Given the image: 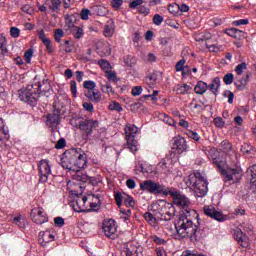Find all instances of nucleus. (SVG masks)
<instances>
[{
	"label": "nucleus",
	"instance_id": "f257e3e1",
	"mask_svg": "<svg viewBox=\"0 0 256 256\" xmlns=\"http://www.w3.org/2000/svg\"><path fill=\"white\" fill-rule=\"evenodd\" d=\"M168 195L173 199L174 205L183 208V215L179 217L177 223H175L176 234L175 239H185L189 237L190 239H197V231H199V225L193 223L189 218L191 211L194 213L195 210L189 208L191 201L187 196L181 194V192L175 190L174 188H169ZM185 215V216H184Z\"/></svg>",
	"mask_w": 256,
	"mask_h": 256
},
{
	"label": "nucleus",
	"instance_id": "f03ea898",
	"mask_svg": "<svg viewBox=\"0 0 256 256\" xmlns=\"http://www.w3.org/2000/svg\"><path fill=\"white\" fill-rule=\"evenodd\" d=\"M50 89L51 84L49 83V80L44 79L41 82L35 78L32 84L18 90V98L20 101H23V103H27V105L35 107V105H37V101H39V95H41V93H48Z\"/></svg>",
	"mask_w": 256,
	"mask_h": 256
},
{
	"label": "nucleus",
	"instance_id": "7ed1b4c3",
	"mask_svg": "<svg viewBox=\"0 0 256 256\" xmlns=\"http://www.w3.org/2000/svg\"><path fill=\"white\" fill-rule=\"evenodd\" d=\"M219 152L216 150H210V155L212 157L213 164L216 165L218 170L220 171L221 175L224 177V181H228L229 183H237L241 181V171L237 169L232 168H225L227 165L225 164V161L218 157L217 155Z\"/></svg>",
	"mask_w": 256,
	"mask_h": 256
},
{
	"label": "nucleus",
	"instance_id": "20e7f679",
	"mask_svg": "<svg viewBox=\"0 0 256 256\" xmlns=\"http://www.w3.org/2000/svg\"><path fill=\"white\" fill-rule=\"evenodd\" d=\"M186 185L194 191L196 197H205L207 191H209L207 187L209 183L205 177H203L201 172H195L194 174L189 175L186 180Z\"/></svg>",
	"mask_w": 256,
	"mask_h": 256
},
{
	"label": "nucleus",
	"instance_id": "39448f33",
	"mask_svg": "<svg viewBox=\"0 0 256 256\" xmlns=\"http://www.w3.org/2000/svg\"><path fill=\"white\" fill-rule=\"evenodd\" d=\"M70 123L73 127H77V129H80L86 139H89V137L93 135V131L99 129V121L93 119L80 120L77 118H73Z\"/></svg>",
	"mask_w": 256,
	"mask_h": 256
},
{
	"label": "nucleus",
	"instance_id": "423d86ee",
	"mask_svg": "<svg viewBox=\"0 0 256 256\" xmlns=\"http://www.w3.org/2000/svg\"><path fill=\"white\" fill-rule=\"evenodd\" d=\"M125 131V139L127 143V147L131 153H137L139 151V143L135 139L137 133L139 132V128L135 126V124H126L124 129Z\"/></svg>",
	"mask_w": 256,
	"mask_h": 256
},
{
	"label": "nucleus",
	"instance_id": "0eeeda50",
	"mask_svg": "<svg viewBox=\"0 0 256 256\" xmlns=\"http://www.w3.org/2000/svg\"><path fill=\"white\" fill-rule=\"evenodd\" d=\"M141 191H147V193H151L152 195H169V189L164 185L159 184L153 180H145L140 183Z\"/></svg>",
	"mask_w": 256,
	"mask_h": 256
},
{
	"label": "nucleus",
	"instance_id": "6e6552de",
	"mask_svg": "<svg viewBox=\"0 0 256 256\" xmlns=\"http://www.w3.org/2000/svg\"><path fill=\"white\" fill-rule=\"evenodd\" d=\"M154 207L158 211L160 221H171L175 217V206L171 203L160 201Z\"/></svg>",
	"mask_w": 256,
	"mask_h": 256
},
{
	"label": "nucleus",
	"instance_id": "1a4fd4ad",
	"mask_svg": "<svg viewBox=\"0 0 256 256\" xmlns=\"http://www.w3.org/2000/svg\"><path fill=\"white\" fill-rule=\"evenodd\" d=\"M72 157L74 161V171H79V169H85L87 167V154L81 151V149H72Z\"/></svg>",
	"mask_w": 256,
	"mask_h": 256
},
{
	"label": "nucleus",
	"instance_id": "9d476101",
	"mask_svg": "<svg viewBox=\"0 0 256 256\" xmlns=\"http://www.w3.org/2000/svg\"><path fill=\"white\" fill-rule=\"evenodd\" d=\"M30 217L33 223L36 225H43V223H47L49 221V217H47V212L42 207L34 208L30 212Z\"/></svg>",
	"mask_w": 256,
	"mask_h": 256
},
{
	"label": "nucleus",
	"instance_id": "9b49d317",
	"mask_svg": "<svg viewBox=\"0 0 256 256\" xmlns=\"http://www.w3.org/2000/svg\"><path fill=\"white\" fill-rule=\"evenodd\" d=\"M104 235L109 239H117V223L113 219L104 220L102 224Z\"/></svg>",
	"mask_w": 256,
	"mask_h": 256
},
{
	"label": "nucleus",
	"instance_id": "f8f14e48",
	"mask_svg": "<svg viewBox=\"0 0 256 256\" xmlns=\"http://www.w3.org/2000/svg\"><path fill=\"white\" fill-rule=\"evenodd\" d=\"M38 173L40 175L39 182L47 183L49 175H51V165L48 160H41L38 165Z\"/></svg>",
	"mask_w": 256,
	"mask_h": 256
},
{
	"label": "nucleus",
	"instance_id": "ddd939ff",
	"mask_svg": "<svg viewBox=\"0 0 256 256\" xmlns=\"http://www.w3.org/2000/svg\"><path fill=\"white\" fill-rule=\"evenodd\" d=\"M204 214L214 221H218L219 223H225L227 220V215L223 214L221 211H217L213 206H205L204 207Z\"/></svg>",
	"mask_w": 256,
	"mask_h": 256
},
{
	"label": "nucleus",
	"instance_id": "4468645a",
	"mask_svg": "<svg viewBox=\"0 0 256 256\" xmlns=\"http://www.w3.org/2000/svg\"><path fill=\"white\" fill-rule=\"evenodd\" d=\"M172 151L178 155L185 153V151H187V140L182 136H175L172 139Z\"/></svg>",
	"mask_w": 256,
	"mask_h": 256
},
{
	"label": "nucleus",
	"instance_id": "2eb2a0df",
	"mask_svg": "<svg viewBox=\"0 0 256 256\" xmlns=\"http://www.w3.org/2000/svg\"><path fill=\"white\" fill-rule=\"evenodd\" d=\"M61 165L63 169L68 171H75V164L73 160V151H67L64 153V157L61 159Z\"/></svg>",
	"mask_w": 256,
	"mask_h": 256
},
{
	"label": "nucleus",
	"instance_id": "dca6fc26",
	"mask_svg": "<svg viewBox=\"0 0 256 256\" xmlns=\"http://www.w3.org/2000/svg\"><path fill=\"white\" fill-rule=\"evenodd\" d=\"M61 123V111L55 109L52 113L48 114L46 117L47 127H57Z\"/></svg>",
	"mask_w": 256,
	"mask_h": 256
},
{
	"label": "nucleus",
	"instance_id": "f3484780",
	"mask_svg": "<svg viewBox=\"0 0 256 256\" xmlns=\"http://www.w3.org/2000/svg\"><path fill=\"white\" fill-rule=\"evenodd\" d=\"M143 217L145 221L150 224L151 227H157L159 221H161V219H159L160 216L157 208L153 209L152 212H145L143 214Z\"/></svg>",
	"mask_w": 256,
	"mask_h": 256
},
{
	"label": "nucleus",
	"instance_id": "a211bd4d",
	"mask_svg": "<svg viewBox=\"0 0 256 256\" xmlns=\"http://www.w3.org/2000/svg\"><path fill=\"white\" fill-rule=\"evenodd\" d=\"M234 239L241 245L244 249H247L249 247V237H247V234L243 233L241 229H236L234 231Z\"/></svg>",
	"mask_w": 256,
	"mask_h": 256
},
{
	"label": "nucleus",
	"instance_id": "6ab92c4d",
	"mask_svg": "<svg viewBox=\"0 0 256 256\" xmlns=\"http://www.w3.org/2000/svg\"><path fill=\"white\" fill-rule=\"evenodd\" d=\"M87 201H89L87 196L79 197L73 205L74 211L76 213H83L87 211Z\"/></svg>",
	"mask_w": 256,
	"mask_h": 256
},
{
	"label": "nucleus",
	"instance_id": "aec40b11",
	"mask_svg": "<svg viewBox=\"0 0 256 256\" xmlns=\"http://www.w3.org/2000/svg\"><path fill=\"white\" fill-rule=\"evenodd\" d=\"M84 95L92 103H100L101 102V92L98 89L85 91Z\"/></svg>",
	"mask_w": 256,
	"mask_h": 256
},
{
	"label": "nucleus",
	"instance_id": "412c9836",
	"mask_svg": "<svg viewBox=\"0 0 256 256\" xmlns=\"http://www.w3.org/2000/svg\"><path fill=\"white\" fill-rule=\"evenodd\" d=\"M39 39L42 41L43 45L46 47L48 53H53V46L51 45V39L45 37V30L41 29L37 31Z\"/></svg>",
	"mask_w": 256,
	"mask_h": 256
},
{
	"label": "nucleus",
	"instance_id": "4be33fe9",
	"mask_svg": "<svg viewBox=\"0 0 256 256\" xmlns=\"http://www.w3.org/2000/svg\"><path fill=\"white\" fill-rule=\"evenodd\" d=\"M55 241V236L50 231L40 232L39 233V243L43 246L47 243Z\"/></svg>",
	"mask_w": 256,
	"mask_h": 256
},
{
	"label": "nucleus",
	"instance_id": "5701e85b",
	"mask_svg": "<svg viewBox=\"0 0 256 256\" xmlns=\"http://www.w3.org/2000/svg\"><path fill=\"white\" fill-rule=\"evenodd\" d=\"M221 88V78L215 77L212 82L208 85L209 91L217 97L219 95V89Z\"/></svg>",
	"mask_w": 256,
	"mask_h": 256
},
{
	"label": "nucleus",
	"instance_id": "b1692460",
	"mask_svg": "<svg viewBox=\"0 0 256 256\" xmlns=\"http://www.w3.org/2000/svg\"><path fill=\"white\" fill-rule=\"evenodd\" d=\"M97 52L100 57H108V55H111V46L108 42L101 43V45L97 47Z\"/></svg>",
	"mask_w": 256,
	"mask_h": 256
},
{
	"label": "nucleus",
	"instance_id": "393cba45",
	"mask_svg": "<svg viewBox=\"0 0 256 256\" xmlns=\"http://www.w3.org/2000/svg\"><path fill=\"white\" fill-rule=\"evenodd\" d=\"M249 77H251V73H247L245 78L236 80L234 82L238 91H243L247 87V83H249Z\"/></svg>",
	"mask_w": 256,
	"mask_h": 256
},
{
	"label": "nucleus",
	"instance_id": "a878e982",
	"mask_svg": "<svg viewBox=\"0 0 256 256\" xmlns=\"http://www.w3.org/2000/svg\"><path fill=\"white\" fill-rule=\"evenodd\" d=\"M226 34L229 35V37H233L234 39H243V37H245V32L237 28L227 29Z\"/></svg>",
	"mask_w": 256,
	"mask_h": 256
},
{
	"label": "nucleus",
	"instance_id": "bb28decb",
	"mask_svg": "<svg viewBox=\"0 0 256 256\" xmlns=\"http://www.w3.org/2000/svg\"><path fill=\"white\" fill-rule=\"evenodd\" d=\"M0 133L2 136H0V141L2 139H5L6 141H9L10 135H9V128L5 125V122L3 121V118L0 117Z\"/></svg>",
	"mask_w": 256,
	"mask_h": 256
},
{
	"label": "nucleus",
	"instance_id": "cd10ccee",
	"mask_svg": "<svg viewBox=\"0 0 256 256\" xmlns=\"http://www.w3.org/2000/svg\"><path fill=\"white\" fill-rule=\"evenodd\" d=\"M137 251V245L133 244V242L127 243L123 248V253H125L126 256H133L137 254Z\"/></svg>",
	"mask_w": 256,
	"mask_h": 256
},
{
	"label": "nucleus",
	"instance_id": "c85d7f7f",
	"mask_svg": "<svg viewBox=\"0 0 256 256\" xmlns=\"http://www.w3.org/2000/svg\"><path fill=\"white\" fill-rule=\"evenodd\" d=\"M208 85L204 81H198L196 86L194 87V91L197 95H203L207 92Z\"/></svg>",
	"mask_w": 256,
	"mask_h": 256
},
{
	"label": "nucleus",
	"instance_id": "c756f323",
	"mask_svg": "<svg viewBox=\"0 0 256 256\" xmlns=\"http://www.w3.org/2000/svg\"><path fill=\"white\" fill-rule=\"evenodd\" d=\"M81 61H83V63H92V61H95V56H93V50H91V48L87 49L86 54L82 55Z\"/></svg>",
	"mask_w": 256,
	"mask_h": 256
},
{
	"label": "nucleus",
	"instance_id": "7c9ffc66",
	"mask_svg": "<svg viewBox=\"0 0 256 256\" xmlns=\"http://www.w3.org/2000/svg\"><path fill=\"white\" fill-rule=\"evenodd\" d=\"M250 173L252 177L250 180L251 189L256 191V164L250 167Z\"/></svg>",
	"mask_w": 256,
	"mask_h": 256
},
{
	"label": "nucleus",
	"instance_id": "2f4dec72",
	"mask_svg": "<svg viewBox=\"0 0 256 256\" xmlns=\"http://www.w3.org/2000/svg\"><path fill=\"white\" fill-rule=\"evenodd\" d=\"M49 9L54 13H59L61 11V0H50Z\"/></svg>",
	"mask_w": 256,
	"mask_h": 256
},
{
	"label": "nucleus",
	"instance_id": "473e14b6",
	"mask_svg": "<svg viewBox=\"0 0 256 256\" xmlns=\"http://www.w3.org/2000/svg\"><path fill=\"white\" fill-rule=\"evenodd\" d=\"M70 32L72 33V35L75 39H81V37H83V35H85L83 28L77 27V26L71 28Z\"/></svg>",
	"mask_w": 256,
	"mask_h": 256
},
{
	"label": "nucleus",
	"instance_id": "72a5a7b5",
	"mask_svg": "<svg viewBox=\"0 0 256 256\" xmlns=\"http://www.w3.org/2000/svg\"><path fill=\"white\" fill-rule=\"evenodd\" d=\"M13 222L15 223V225L20 227V229H24V227L27 223V219L24 216L19 215V216L14 217Z\"/></svg>",
	"mask_w": 256,
	"mask_h": 256
},
{
	"label": "nucleus",
	"instance_id": "f704fd0d",
	"mask_svg": "<svg viewBox=\"0 0 256 256\" xmlns=\"http://www.w3.org/2000/svg\"><path fill=\"white\" fill-rule=\"evenodd\" d=\"M114 33H115V28L113 27V23H109L104 26V35L106 37H113Z\"/></svg>",
	"mask_w": 256,
	"mask_h": 256
},
{
	"label": "nucleus",
	"instance_id": "c9c22d12",
	"mask_svg": "<svg viewBox=\"0 0 256 256\" xmlns=\"http://www.w3.org/2000/svg\"><path fill=\"white\" fill-rule=\"evenodd\" d=\"M101 91L102 93H106L107 95H115V91L109 83L101 84Z\"/></svg>",
	"mask_w": 256,
	"mask_h": 256
},
{
	"label": "nucleus",
	"instance_id": "e433bc0d",
	"mask_svg": "<svg viewBox=\"0 0 256 256\" xmlns=\"http://www.w3.org/2000/svg\"><path fill=\"white\" fill-rule=\"evenodd\" d=\"M83 87L86 89V91H93L97 87V83H95L93 80H86L83 83Z\"/></svg>",
	"mask_w": 256,
	"mask_h": 256
},
{
	"label": "nucleus",
	"instance_id": "4c0bfd02",
	"mask_svg": "<svg viewBox=\"0 0 256 256\" xmlns=\"http://www.w3.org/2000/svg\"><path fill=\"white\" fill-rule=\"evenodd\" d=\"M189 91H191V86H189L187 84L178 86V88L176 89V92L178 95H185V94L189 93Z\"/></svg>",
	"mask_w": 256,
	"mask_h": 256
},
{
	"label": "nucleus",
	"instance_id": "58836bf2",
	"mask_svg": "<svg viewBox=\"0 0 256 256\" xmlns=\"http://www.w3.org/2000/svg\"><path fill=\"white\" fill-rule=\"evenodd\" d=\"M98 65L101 67L103 71H105V73H108V71L111 70V63H109V61L107 60H99Z\"/></svg>",
	"mask_w": 256,
	"mask_h": 256
},
{
	"label": "nucleus",
	"instance_id": "ea45409f",
	"mask_svg": "<svg viewBox=\"0 0 256 256\" xmlns=\"http://www.w3.org/2000/svg\"><path fill=\"white\" fill-rule=\"evenodd\" d=\"M206 47L210 53H219V51H221V46L217 44H211L209 41L206 43Z\"/></svg>",
	"mask_w": 256,
	"mask_h": 256
},
{
	"label": "nucleus",
	"instance_id": "a19ab883",
	"mask_svg": "<svg viewBox=\"0 0 256 256\" xmlns=\"http://www.w3.org/2000/svg\"><path fill=\"white\" fill-rule=\"evenodd\" d=\"M65 37V32H63L62 29H56L54 30V39L56 43H61V39Z\"/></svg>",
	"mask_w": 256,
	"mask_h": 256
},
{
	"label": "nucleus",
	"instance_id": "79ce46f5",
	"mask_svg": "<svg viewBox=\"0 0 256 256\" xmlns=\"http://www.w3.org/2000/svg\"><path fill=\"white\" fill-rule=\"evenodd\" d=\"M185 135L194 141H201V136L192 130H186Z\"/></svg>",
	"mask_w": 256,
	"mask_h": 256
},
{
	"label": "nucleus",
	"instance_id": "37998d69",
	"mask_svg": "<svg viewBox=\"0 0 256 256\" xmlns=\"http://www.w3.org/2000/svg\"><path fill=\"white\" fill-rule=\"evenodd\" d=\"M146 83L150 87L157 84V74H150L146 77Z\"/></svg>",
	"mask_w": 256,
	"mask_h": 256
},
{
	"label": "nucleus",
	"instance_id": "c03bdc74",
	"mask_svg": "<svg viewBox=\"0 0 256 256\" xmlns=\"http://www.w3.org/2000/svg\"><path fill=\"white\" fill-rule=\"evenodd\" d=\"M108 109L110 111H117L118 113H121V111H123V107H121V104L115 101L109 104Z\"/></svg>",
	"mask_w": 256,
	"mask_h": 256
},
{
	"label": "nucleus",
	"instance_id": "a18cd8bd",
	"mask_svg": "<svg viewBox=\"0 0 256 256\" xmlns=\"http://www.w3.org/2000/svg\"><path fill=\"white\" fill-rule=\"evenodd\" d=\"M106 77L109 81H112L113 83H118L119 81V78H117V73L111 70L106 72Z\"/></svg>",
	"mask_w": 256,
	"mask_h": 256
},
{
	"label": "nucleus",
	"instance_id": "49530a36",
	"mask_svg": "<svg viewBox=\"0 0 256 256\" xmlns=\"http://www.w3.org/2000/svg\"><path fill=\"white\" fill-rule=\"evenodd\" d=\"M247 70V63L242 62L235 68L236 75H243V71Z\"/></svg>",
	"mask_w": 256,
	"mask_h": 256
},
{
	"label": "nucleus",
	"instance_id": "de8ad7c7",
	"mask_svg": "<svg viewBox=\"0 0 256 256\" xmlns=\"http://www.w3.org/2000/svg\"><path fill=\"white\" fill-rule=\"evenodd\" d=\"M168 11L172 15H178L179 14V4L177 3H172L168 6Z\"/></svg>",
	"mask_w": 256,
	"mask_h": 256
},
{
	"label": "nucleus",
	"instance_id": "09e8293b",
	"mask_svg": "<svg viewBox=\"0 0 256 256\" xmlns=\"http://www.w3.org/2000/svg\"><path fill=\"white\" fill-rule=\"evenodd\" d=\"M234 80H235V76L233 75V73H227L223 77V81H224L225 85H231Z\"/></svg>",
	"mask_w": 256,
	"mask_h": 256
},
{
	"label": "nucleus",
	"instance_id": "8fccbe9b",
	"mask_svg": "<svg viewBox=\"0 0 256 256\" xmlns=\"http://www.w3.org/2000/svg\"><path fill=\"white\" fill-rule=\"evenodd\" d=\"M7 55V47L5 46V38H0V57Z\"/></svg>",
	"mask_w": 256,
	"mask_h": 256
},
{
	"label": "nucleus",
	"instance_id": "3c124183",
	"mask_svg": "<svg viewBox=\"0 0 256 256\" xmlns=\"http://www.w3.org/2000/svg\"><path fill=\"white\" fill-rule=\"evenodd\" d=\"M124 205H126V207H135V199L131 196H124Z\"/></svg>",
	"mask_w": 256,
	"mask_h": 256
},
{
	"label": "nucleus",
	"instance_id": "603ef678",
	"mask_svg": "<svg viewBox=\"0 0 256 256\" xmlns=\"http://www.w3.org/2000/svg\"><path fill=\"white\" fill-rule=\"evenodd\" d=\"M241 151L244 155H250L251 151H253V146H251V144L244 143L241 146Z\"/></svg>",
	"mask_w": 256,
	"mask_h": 256
},
{
	"label": "nucleus",
	"instance_id": "864d4df0",
	"mask_svg": "<svg viewBox=\"0 0 256 256\" xmlns=\"http://www.w3.org/2000/svg\"><path fill=\"white\" fill-rule=\"evenodd\" d=\"M162 120L164 123H166L167 125H170L171 127H175V125H177V122H175L173 118L169 117V115L167 114H164Z\"/></svg>",
	"mask_w": 256,
	"mask_h": 256
},
{
	"label": "nucleus",
	"instance_id": "5fc2aeb1",
	"mask_svg": "<svg viewBox=\"0 0 256 256\" xmlns=\"http://www.w3.org/2000/svg\"><path fill=\"white\" fill-rule=\"evenodd\" d=\"M114 199H115V201H116V205H117L118 207H121V205H123V201L125 200V196H123L122 193H116V194L114 195Z\"/></svg>",
	"mask_w": 256,
	"mask_h": 256
},
{
	"label": "nucleus",
	"instance_id": "6e6d98bb",
	"mask_svg": "<svg viewBox=\"0 0 256 256\" xmlns=\"http://www.w3.org/2000/svg\"><path fill=\"white\" fill-rule=\"evenodd\" d=\"M91 14V10L90 9H82L80 12V17L83 21H87V19H89V15Z\"/></svg>",
	"mask_w": 256,
	"mask_h": 256
},
{
	"label": "nucleus",
	"instance_id": "4d7b16f0",
	"mask_svg": "<svg viewBox=\"0 0 256 256\" xmlns=\"http://www.w3.org/2000/svg\"><path fill=\"white\" fill-rule=\"evenodd\" d=\"M10 35L14 39H17V37H19V35H21V30L17 27H11L10 28Z\"/></svg>",
	"mask_w": 256,
	"mask_h": 256
},
{
	"label": "nucleus",
	"instance_id": "13d9d810",
	"mask_svg": "<svg viewBox=\"0 0 256 256\" xmlns=\"http://www.w3.org/2000/svg\"><path fill=\"white\" fill-rule=\"evenodd\" d=\"M214 124L218 129H223V127H225V121H223V118L221 117H216L214 119Z\"/></svg>",
	"mask_w": 256,
	"mask_h": 256
},
{
	"label": "nucleus",
	"instance_id": "bf43d9fd",
	"mask_svg": "<svg viewBox=\"0 0 256 256\" xmlns=\"http://www.w3.org/2000/svg\"><path fill=\"white\" fill-rule=\"evenodd\" d=\"M82 107L85 109V111H88V113H93L95 111V107H93L91 102H84Z\"/></svg>",
	"mask_w": 256,
	"mask_h": 256
},
{
	"label": "nucleus",
	"instance_id": "052dcab7",
	"mask_svg": "<svg viewBox=\"0 0 256 256\" xmlns=\"http://www.w3.org/2000/svg\"><path fill=\"white\" fill-rule=\"evenodd\" d=\"M232 25H234V27H240V25H249V19L235 20L232 22Z\"/></svg>",
	"mask_w": 256,
	"mask_h": 256
},
{
	"label": "nucleus",
	"instance_id": "680f3d73",
	"mask_svg": "<svg viewBox=\"0 0 256 256\" xmlns=\"http://www.w3.org/2000/svg\"><path fill=\"white\" fill-rule=\"evenodd\" d=\"M143 93V87L141 86H135L132 88V95L133 97H139Z\"/></svg>",
	"mask_w": 256,
	"mask_h": 256
},
{
	"label": "nucleus",
	"instance_id": "e2e57ef3",
	"mask_svg": "<svg viewBox=\"0 0 256 256\" xmlns=\"http://www.w3.org/2000/svg\"><path fill=\"white\" fill-rule=\"evenodd\" d=\"M33 57V49H28L25 53H24V58L26 60V63H31V59Z\"/></svg>",
	"mask_w": 256,
	"mask_h": 256
},
{
	"label": "nucleus",
	"instance_id": "0e129e2a",
	"mask_svg": "<svg viewBox=\"0 0 256 256\" xmlns=\"http://www.w3.org/2000/svg\"><path fill=\"white\" fill-rule=\"evenodd\" d=\"M54 225L56 227H63V225H65V219H63V217H55Z\"/></svg>",
	"mask_w": 256,
	"mask_h": 256
},
{
	"label": "nucleus",
	"instance_id": "69168bd1",
	"mask_svg": "<svg viewBox=\"0 0 256 256\" xmlns=\"http://www.w3.org/2000/svg\"><path fill=\"white\" fill-rule=\"evenodd\" d=\"M65 145H67V141L65 140V138H60L56 145H55V148L56 149H63L65 147Z\"/></svg>",
	"mask_w": 256,
	"mask_h": 256
},
{
	"label": "nucleus",
	"instance_id": "338daca9",
	"mask_svg": "<svg viewBox=\"0 0 256 256\" xmlns=\"http://www.w3.org/2000/svg\"><path fill=\"white\" fill-rule=\"evenodd\" d=\"M153 23L154 25H161V23H163V16L159 15V14H155L153 17Z\"/></svg>",
	"mask_w": 256,
	"mask_h": 256
},
{
	"label": "nucleus",
	"instance_id": "774afa93",
	"mask_svg": "<svg viewBox=\"0 0 256 256\" xmlns=\"http://www.w3.org/2000/svg\"><path fill=\"white\" fill-rule=\"evenodd\" d=\"M183 67H185V59H182L176 63L175 69L177 72L183 71Z\"/></svg>",
	"mask_w": 256,
	"mask_h": 256
}]
</instances>
